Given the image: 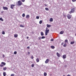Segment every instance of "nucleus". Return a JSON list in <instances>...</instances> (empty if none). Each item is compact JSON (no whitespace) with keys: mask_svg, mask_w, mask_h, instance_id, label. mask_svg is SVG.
I'll return each instance as SVG.
<instances>
[{"mask_svg":"<svg viewBox=\"0 0 76 76\" xmlns=\"http://www.w3.org/2000/svg\"><path fill=\"white\" fill-rule=\"evenodd\" d=\"M75 8H72L71 9V11H70L69 13V14H72V13H74L75 12Z\"/></svg>","mask_w":76,"mask_h":76,"instance_id":"1","label":"nucleus"},{"mask_svg":"<svg viewBox=\"0 0 76 76\" xmlns=\"http://www.w3.org/2000/svg\"><path fill=\"white\" fill-rule=\"evenodd\" d=\"M50 32V29H48V30H45V35H48V34Z\"/></svg>","mask_w":76,"mask_h":76,"instance_id":"2","label":"nucleus"},{"mask_svg":"<svg viewBox=\"0 0 76 76\" xmlns=\"http://www.w3.org/2000/svg\"><path fill=\"white\" fill-rule=\"evenodd\" d=\"M18 4L19 6H21V5H22V2L20 1H18Z\"/></svg>","mask_w":76,"mask_h":76,"instance_id":"3","label":"nucleus"},{"mask_svg":"<svg viewBox=\"0 0 76 76\" xmlns=\"http://www.w3.org/2000/svg\"><path fill=\"white\" fill-rule=\"evenodd\" d=\"M72 15H70V14H68V15H67L68 19H70L72 18Z\"/></svg>","mask_w":76,"mask_h":76,"instance_id":"4","label":"nucleus"},{"mask_svg":"<svg viewBox=\"0 0 76 76\" xmlns=\"http://www.w3.org/2000/svg\"><path fill=\"white\" fill-rule=\"evenodd\" d=\"M49 60H49V59H46V61H45V63H46V64H47V63H48V62H49Z\"/></svg>","mask_w":76,"mask_h":76,"instance_id":"5","label":"nucleus"},{"mask_svg":"<svg viewBox=\"0 0 76 76\" xmlns=\"http://www.w3.org/2000/svg\"><path fill=\"white\" fill-rule=\"evenodd\" d=\"M3 9L4 10H8V8L6 7H3Z\"/></svg>","mask_w":76,"mask_h":76,"instance_id":"6","label":"nucleus"},{"mask_svg":"<svg viewBox=\"0 0 76 76\" xmlns=\"http://www.w3.org/2000/svg\"><path fill=\"white\" fill-rule=\"evenodd\" d=\"M15 5L14 4H12L11 5V9H13V7H15Z\"/></svg>","mask_w":76,"mask_h":76,"instance_id":"7","label":"nucleus"},{"mask_svg":"<svg viewBox=\"0 0 76 76\" xmlns=\"http://www.w3.org/2000/svg\"><path fill=\"white\" fill-rule=\"evenodd\" d=\"M56 55L57 56H58V57H60L61 56H60V54L59 53H58L57 52L56 53Z\"/></svg>","mask_w":76,"mask_h":76,"instance_id":"8","label":"nucleus"},{"mask_svg":"<svg viewBox=\"0 0 76 76\" xmlns=\"http://www.w3.org/2000/svg\"><path fill=\"white\" fill-rule=\"evenodd\" d=\"M63 57L64 59H65V58H66V57L67 56H66V55H64L63 56Z\"/></svg>","mask_w":76,"mask_h":76,"instance_id":"9","label":"nucleus"},{"mask_svg":"<svg viewBox=\"0 0 76 76\" xmlns=\"http://www.w3.org/2000/svg\"><path fill=\"white\" fill-rule=\"evenodd\" d=\"M29 17H30L29 15H26V19H29Z\"/></svg>","mask_w":76,"mask_h":76,"instance_id":"10","label":"nucleus"},{"mask_svg":"<svg viewBox=\"0 0 76 76\" xmlns=\"http://www.w3.org/2000/svg\"><path fill=\"white\" fill-rule=\"evenodd\" d=\"M14 37L15 38H17L18 37V34H14Z\"/></svg>","mask_w":76,"mask_h":76,"instance_id":"11","label":"nucleus"},{"mask_svg":"<svg viewBox=\"0 0 76 76\" xmlns=\"http://www.w3.org/2000/svg\"><path fill=\"white\" fill-rule=\"evenodd\" d=\"M36 61L37 63H38V62H39V58H37L36 59Z\"/></svg>","mask_w":76,"mask_h":76,"instance_id":"12","label":"nucleus"},{"mask_svg":"<svg viewBox=\"0 0 76 76\" xmlns=\"http://www.w3.org/2000/svg\"><path fill=\"white\" fill-rule=\"evenodd\" d=\"M1 64H3V65H4V66H5V65H6V63H5V62H2L1 63Z\"/></svg>","mask_w":76,"mask_h":76,"instance_id":"13","label":"nucleus"},{"mask_svg":"<svg viewBox=\"0 0 76 76\" xmlns=\"http://www.w3.org/2000/svg\"><path fill=\"white\" fill-rule=\"evenodd\" d=\"M7 69V68L6 67H4L3 68V70H4V71H5V70H6Z\"/></svg>","mask_w":76,"mask_h":76,"instance_id":"14","label":"nucleus"},{"mask_svg":"<svg viewBox=\"0 0 76 76\" xmlns=\"http://www.w3.org/2000/svg\"><path fill=\"white\" fill-rule=\"evenodd\" d=\"M64 32V31H61L60 32V34H63Z\"/></svg>","mask_w":76,"mask_h":76,"instance_id":"15","label":"nucleus"},{"mask_svg":"<svg viewBox=\"0 0 76 76\" xmlns=\"http://www.w3.org/2000/svg\"><path fill=\"white\" fill-rule=\"evenodd\" d=\"M3 75L4 76H6V72H4L3 73Z\"/></svg>","mask_w":76,"mask_h":76,"instance_id":"16","label":"nucleus"},{"mask_svg":"<svg viewBox=\"0 0 76 76\" xmlns=\"http://www.w3.org/2000/svg\"><path fill=\"white\" fill-rule=\"evenodd\" d=\"M47 26L48 28H50L51 27V26L50 25L47 24Z\"/></svg>","mask_w":76,"mask_h":76,"instance_id":"17","label":"nucleus"},{"mask_svg":"<svg viewBox=\"0 0 76 76\" xmlns=\"http://www.w3.org/2000/svg\"><path fill=\"white\" fill-rule=\"evenodd\" d=\"M41 36H44V33H43V32H41Z\"/></svg>","mask_w":76,"mask_h":76,"instance_id":"18","label":"nucleus"},{"mask_svg":"<svg viewBox=\"0 0 76 76\" xmlns=\"http://www.w3.org/2000/svg\"><path fill=\"white\" fill-rule=\"evenodd\" d=\"M51 48H52V49H54V48H55V47L54 46H51Z\"/></svg>","mask_w":76,"mask_h":76,"instance_id":"19","label":"nucleus"},{"mask_svg":"<svg viewBox=\"0 0 76 76\" xmlns=\"http://www.w3.org/2000/svg\"><path fill=\"white\" fill-rule=\"evenodd\" d=\"M44 76H46L47 75V74L45 72H44Z\"/></svg>","mask_w":76,"mask_h":76,"instance_id":"20","label":"nucleus"},{"mask_svg":"<svg viewBox=\"0 0 76 76\" xmlns=\"http://www.w3.org/2000/svg\"><path fill=\"white\" fill-rule=\"evenodd\" d=\"M70 44H75V41H73V42H71Z\"/></svg>","mask_w":76,"mask_h":76,"instance_id":"21","label":"nucleus"},{"mask_svg":"<svg viewBox=\"0 0 76 76\" xmlns=\"http://www.w3.org/2000/svg\"><path fill=\"white\" fill-rule=\"evenodd\" d=\"M50 22H53V18H50Z\"/></svg>","mask_w":76,"mask_h":76,"instance_id":"22","label":"nucleus"},{"mask_svg":"<svg viewBox=\"0 0 76 76\" xmlns=\"http://www.w3.org/2000/svg\"><path fill=\"white\" fill-rule=\"evenodd\" d=\"M0 20L3 21H4V20H3V18H2L1 17L0 18Z\"/></svg>","mask_w":76,"mask_h":76,"instance_id":"23","label":"nucleus"},{"mask_svg":"<svg viewBox=\"0 0 76 76\" xmlns=\"http://www.w3.org/2000/svg\"><path fill=\"white\" fill-rule=\"evenodd\" d=\"M45 10H47L48 11V10H49V9L48 8H45Z\"/></svg>","mask_w":76,"mask_h":76,"instance_id":"24","label":"nucleus"},{"mask_svg":"<svg viewBox=\"0 0 76 76\" xmlns=\"http://www.w3.org/2000/svg\"><path fill=\"white\" fill-rule=\"evenodd\" d=\"M42 23V21L41 20L39 21V24H41V23Z\"/></svg>","mask_w":76,"mask_h":76,"instance_id":"25","label":"nucleus"},{"mask_svg":"<svg viewBox=\"0 0 76 76\" xmlns=\"http://www.w3.org/2000/svg\"><path fill=\"white\" fill-rule=\"evenodd\" d=\"M20 27H22V28H23V27H24V26L21 25H20Z\"/></svg>","mask_w":76,"mask_h":76,"instance_id":"26","label":"nucleus"},{"mask_svg":"<svg viewBox=\"0 0 76 76\" xmlns=\"http://www.w3.org/2000/svg\"><path fill=\"white\" fill-rule=\"evenodd\" d=\"M64 47H67V45L66 44H64Z\"/></svg>","mask_w":76,"mask_h":76,"instance_id":"27","label":"nucleus"},{"mask_svg":"<svg viewBox=\"0 0 76 76\" xmlns=\"http://www.w3.org/2000/svg\"><path fill=\"white\" fill-rule=\"evenodd\" d=\"M2 34L3 35H4V34H5V32H4V31H2Z\"/></svg>","mask_w":76,"mask_h":76,"instance_id":"28","label":"nucleus"},{"mask_svg":"<svg viewBox=\"0 0 76 76\" xmlns=\"http://www.w3.org/2000/svg\"><path fill=\"white\" fill-rule=\"evenodd\" d=\"M65 42H66V43H68V40H67V39H66L65 40Z\"/></svg>","mask_w":76,"mask_h":76,"instance_id":"29","label":"nucleus"},{"mask_svg":"<svg viewBox=\"0 0 76 76\" xmlns=\"http://www.w3.org/2000/svg\"><path fill=\"white\" fill-rule=\"evenodd\" d=\"M34 65H35L34 64H32V65H31V67H34Z\"/></svg>","mask_w":76,"mask_h":76,"instance_id":"30","label":"nucleus"},{"mask_svg":"<svg viewBox=\"0 0 76 76\" xmlns=\"http://www.w3.org/2000/svg\"><path fill=\"white\" fill-rule=\"evenodd\" d=\"M22 16L23 17H25V13H23V14Z\"/></svg>","mask_w":76,"mask_h":76,"instance_id":"31","label":"nucleus"},{"mask_svg":"<svg viewBox=\"0 0 76 76\" xmlns=\"http://www.w3.org/2000/svg\"><path fill=\"white\" fill-rule=\"evenodd\" d=\"M0 67H4V66L3 64H0Z\"/></svg>","mask_w":76,"mask_h":76,"instance_id":"32","label":"nucleus"},{"mask_svg":"<svg viewBox=\"0 0 76 76\" xmlns=\"http://www.w3.org/2000/svg\"><path fill=\"white\" fill-rule=\"evenodd\" d=\"M45 37L44 36H42V39H44V38H45Z\"/></svg>","mask_w":76,"mask_h":76,"instance_id":"33","label":"nucleus"},{"mask_svg":"<svg viewBox=\"0 0 76 76\" xmlns=\"http://www.w3.org/2000/svg\"><path fill=\"white\" fill-rule=\"evenodd\" d=\"M14 54H17V52L16 51H15L14 53Z\"/></svg>","mask_w":76,"mask_h":76,"instance_id":"34","label":"nucleus"},{"mask_svg":"<svg viewBox=\"0 0 76 76\" xmlns=\"http://www.w3.org/2000/svg\"><path fill=\"white\" fill-rule=\"evenodd\" d=\"M41 37H38V39L39 40H41Z\"/></svg>","mask_w":76,"mask_h":76,"instance_id":"35","label":"nucleus"},{"mask_svg":"<svg viewBox=\"0 0 76 76\" xmlns=\"http://www.w3.org/2000/svg\"><path fill=\"white\" fill-rule=\"evenodd\" d=\"M39 16H37L36 17V19H39Z\"/></svg>","mask_w":76,"mask_h":76,"instance_id":"36","label":"nucleus"},{"mask_svg":"<svg viewBox=\"0 0 76 76\" xmlns=\"http://www.w3.org/2000/svg\"><path fill=\"white\" fill-rule=\"evenodd\" d=\"M14 75H14V74H11V76H14Z\"/></svg>","mask_w":76,"mask_h":76,"instance_id":"37","label":"nucleus"},{"mask_svg":"<svg viewBox=\"0 0 76 76\" xmlns=\"http://www.w3.org/2000/svg\"><path fill=\"white\" fill-rule=\"evenodd\" d=\"M22 2H25V0H21Z\"/></svg>","mask_w":76,"mask_h":76,"instance_id":"38","label":"nucleus"},{"mask_svg":"<svg viewBox=\"0 0 76 76\" xmlns=\"http://www.w3.org/2000/svg\"><path fill=\"white\" fill-rule=\"evenodd\" d=\"M2 57H3V58H4V57H5L4 55V54L3 55Z\"/></svg>","mask_w":76,"mask_h":76,"instance_id":"39","label":"nucleus"},{"mask_svg":"<svg viewBox=\"0 0 76 76\" xmlns=\"http://www.w3.org/2000/svg\"><path fill=\"white\" fill-rule=\"evenodd\" d=\"M72 1L75 2V1H76V0H72Z\"/></svg>","mask_w":76,"mask_h":76,"instance_id":"40","label":"nucleus"},{"mask_svg":"<svg viewBox=\"0 0 76 76\" xmlns=\"http://www.w3.org/2000/svg\"><path fill=\"white\" fill-rule=\"evenodd\" d=\"M31 59H33L34 58V57L33 56H31Z\"/></svg>","mask_w":76,"mask_h":76,"instance_id":"41","label":"nucleus"},{"mask_svg":"<svg viewBox=\"0 0 76 76\" xmlns=\"http://www.w3.org/2000/svg\"><path fill=\"white\" fill-rule=\"evenodd\" d=\"M50 41H54V39H51L50 40Z\"/></svg>","mask_w":76,"mask_h":76,"instance_id":"42","label":"nucleus"},{"mask_svg":"<svg viewBox=\"0 0 76 76\" xmlns=\"http://www.w3.org/2000/svg\"><path fill=\"white\" fill-rule=\"evenodd\" d=\"M27 48L28 49H29L30 48L29 46H28L27 47Z\"/></svg>","mask_w":76,"mask_h":76,"instance_id":"43","label":"nucleus"},{"mask_svg":"<svg viewBox=\"0 0 76 76\" xmlns=\"http://www.w3.org/2000/svg\"><path fill=\"white\" fill-rule=\"evenodd\" d=\"M63 44H64V42H62V43L61 45H63Z\"/></svg>","mask_w":76,"mask_h":76,"instance_id":"44","label":"nucleus"},{"mask_svg":"<svg viewBox=\"0 0 76 76\" xmlns=\"http://www.w3.org/2000/svg\"><path fill=\"white\" fill-rule=\"evenodd\" d=\"M45 30H48V28L47 27L46 28V29Z\"/></svg>","mask_w":76,"mask_h":76,"instance_id":"45","label":"nucleus"},{"mask_svg":"<svg viewBox=\"0 0 76 76\" xmlns=\"http://www.w3.org/2000/svg\"><path fill=\"white\" fill-rule=\"evenodd\" d=\"M48 5H47V4H45V6H48Z\"/></svg>","mask_w":76,"mask_h":76,"instance_id":"46","label":"nucleus"},{"mask_svg":"<svg viewBox=\"0 0 76 76\" xmlns=\"http://www.w3.org/2000/svg\"><path fill=\"white\" fill-rule=\"evenodd\" d=\"M67 76H71V75H67Z\"/></svg>","mask_w":76,"mask_h":76,"instance_id":"47","label":"nucleus"},{"mask_svg":"<svg viewBox=\"0 0 76 76\" xmlns=\"http://www.w3.org/2000/svg\"><path fill=\"white\" fill-rule=\"evenodd\" d=\"M28 54H30V53L29 52H28Z\"/></svg>","mask_w":76,"mask_h":76,"instance_id":"48","label":"nucleus"},{"mask_svg":"<svg viewBox=\"0 0 76 76\" xmlns=\"http://www.w3.org/2000/svg\"><path fill=\"white\" fill-rule=\"evenodd\" d=\"M27 39H28V38H29V37H27Z\"/></svg>","mask_w":76,"mask_h":76,"instance_id":"49","label":"nucleus"},{"mask_svg":"<svg viewBox=\"0 0 76 76\" xmlns=\"http://www.w3.org/2000/svg\"><path fill=\"white\" fill-rule=\"evenodd\" d=\"M75 36H76V34H75Z\"/></svg>","mask_w":76,"mask_h":76,"instance_id":"50","label":"nucleus"},{"mask_svg":"<svg viewBox=\"0 0 76 76\" xmlns=\"http://www.w3.org/2000/svg\"><path fill=\"white\" fill-rule=\"evenodd\" d=\"M63 76H65V75H63Z\"/></svg>","mask_w":76,"mask_h":76,"instance_id":"51","label":"nucleus"}]
</instances>
